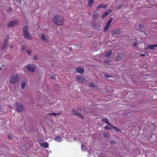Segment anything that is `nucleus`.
I'll return each mask as SVG.
<instances>
[{"label":"nucleus","mask_w":157,"mask_h":157,"mask_svg":"<svg viewBox=\"0 0 157 157\" xmlns=\"http://www.w3.org/2000/svg\"><path fill=\"white\" fill-rule=\"evenodd\" d=\"M17 23V21L16 20H14L10 22L8 25V27H10L15 25Z\"/></svg>","instance_id":"nucleus-7"},{"label":"nucleus","mask_w":157,"mask_h":157,"mask_svg":"<svg viewBox=\"0 0 157 157\" xmlns=\"http://www.w3.org/2000/svg\"><path fill=\"white\" fill-rule=\"evenodd\" d=\"M33 58L34 60H37L38 59V57L37 56H33Z\"/></svg>","instance_id":"nucleus-34"},{"label":"nucleus","mask_w":157,"mask_h":157,"mask_svg":"<svg viewBox=\"0 0 157 157\" xmlns=\"http://www.w3.org/2000/svg\"><path fill=\"white\" fill-rule=\"evenodd\" d=\"M19 80L17 75V74L12 75L10 78V82L12 83L15 84Z\"/></svg>","instance_id":"nucleus-3"},{"label":"nucleus","mask_w":157,"mask_h":157,"mask_svg":"<svg viewBox=\"0 0 157 157\" xmlns=\"http://www.w3.org/2000/svg\"><path fill=\"white\" fill-rule=\"evenodd\" d=\"M110 143L111 144H114L115 143V142L114 141L112 140L110 141Z\"/></svg>","instance_id":"nucleus-32"},{"label":"nucleus","mask_w":157,"mask_h":157,"mask_svg":"<svg viewBox=\"0 0 157 157\" xmlns=\"http://www.w3.org/2000/svg\"><path fill=\"white\" fill-rule=\"evenodd\" d=\"M94 0H88V3L89 7L93 6L94 4Z\"/></svg>","instance_id":"nucleus-18"},{"label":"nucleus","mask_w":157,"mask_h":157,"mask_svg":"<svg viewBox=\"0 0 157 157\" xmlns=\"http://www.w3.org/2000/svg\"><path fill=\"white\" fill-rule=\"evenodd\" d=\"M142 26V25H140L139 26V28L140 29L141 28V27Z\"/></svg>","instance_id":"nucleus-44"},{"label":"nucleus","mask_w":157,"mask_h":157,"mask_svg":"<svg viewBox=\"0 0 157 157\" xmlns=\"http://www.w3.org/2000/svg\"><path fill=\"white\" fill-rule=\"evenodd\" d=\"M41 39L42 41L45 42H48V41L49 40L48 37L46 36H45V35L44 33L42 34L41 36Z\"/></svg>","instance_id":"nucleus-6"},{"label":"nucleus","mask_w":157,"mask_h":157,"mask_svg":"<svg viewBox=\"0 0 157 157\" xmlns=\"http://www.w3.org/2000/svg\"><path fill=\"white\" fill-rule=\"evenodd\" d=\"M107 7L106 5H103V4H100L96 7V10H100L101 8H103L104 9H105Z\"/></svg>","instance_id":"nucleus-16"},{"label":"nucleus","mask_w":157,"mask_h":157,"mask_svg":"<svg viewBox=\"0 0 157 157\" xmlns=\"http://www.w3.org/2000/svg\"><path fill=\"white\" fill-rule=\"evenodd\" d=\"M53 21L55 25L58 26L63 25L64 23V20L63 18L59 15H56L54 17Z\"/></svg>","instance_id":"nucleus-1"},{"label":"nucleus","mask_w":157,"mask_h":157,"mask_svg":"<svg viewBox=\"0 0 157 157\" xmlns=\"http://www.w3.org/2000/svg\"><path fill=\"white\" fill-rule=\"evenodd\" d=\"M16 110L18 112H21L25 110L23 105L21 102H17L16 103Z\"/></svg>","instance_id":"nucleus-4"},{"label":"nucleus","mask_w":157,"mask_h":157,"mask_svg":"<svg viewBox=\"0 0 157 157\" xmlns=\"http://www.w3.org/2000/svg\"><path fill=\"white\" fill-rule=\"evenodd\" d=\"M137 42H135L133 44V46L134 47H136L137 46Z\"/></svg>","instance_id":"nucleus-36"},{"label":"nucleus","mask_w":157,"mask_h":157,"mask_svg":"<svg viewBox=\"0 0 157 157\" xmlns=\"http://www.w3.org/2000/svg\"><path fill=\"white\" fill-rule=\"evenodd\" d=\"M105 76L106 78H109L111 77V76L109 75H105Z\"/></svg>","instance_id":"nucleus-38"},{"label":"nucleus","mask_w":157,"mask_h":157,"mask_svg":"<svg viewBox=\"0 0 157 157\" xmlns=\"http://www.w3.org/2000/svg\"><path fill=\"white\" fill-rule=\"evenodd\" d=\"M77 80L79 82H85L86 80L82 76H78L77 77Z\"/></svg>","instance_id":"nucleus-9"},{"label":"nucleus","mask_w":157,"mask_h":157,"mask_svg":"<svg viewBox=\"0 0 157 157\" xmlns=\"http://www.w3.org/2000/svg\"><path fill=\"white\" fill-rule=\"evenodd\" d=\"M82 149L83 151H85L86 150V147L84 145H81Z\"/></svg>","instance_id":"nucleus-30"},{"label":"nucleus","mask_w":157,"mask_h":157,"mask_svg":"<svg viewBox=\"0 0 157 157\" xmlns=\"http://www.w3.org/2000/svg\"><path fill=\"white\" fill-rule=\"evenodd\" d=\"M72 48L71 47H70L68 48V50L71 51V50H72Z\"/></svg>","instance_id":"nucleus-41"},{"label":"nucleus","mask_w":157,"mask_h":157,"mask_svg":"<svg viewBox=\"0 0 157 157\" xmlns=\"http://www.w3.org/2000/svg\"><path fill=\"white\" fill-rule=\"evenodd\" d=\"M41 141V139H39L38 140V142H40Z\"/></svg>","instance_id":"nucleus-40"},{"label":"nucleus","mask_w":157,"mask_h":157,"mask_svg":"<svg viewBox=\"0 0 157 157\" xmlns=\"http://www.w3.org/2000/svg\"><path fill=\"white\" fill-rule=\"evenodd\" d=\"M12 10V9L11 8H9L7 9V10L8 11H10Z\"/></svg>","instance_id":"nucleus-39"},{"label":"nucleus","mask_w":157,"mask_h":157,"mask_svg":"<svg viewBox=\"0 0 157 157\" xmlns=\"http://www.w3.org/2000/svg\"><path fill=\"white\" fill-rule=\"evenodd\" d=\"M108 136V134L107 133L104 132L103 134V136L105 138L107 137Z\"/></svg>","instance_id":"nucleus-28"},{"label":"nucleus","mask_w":157,"mask_h":157,"mask_svg":"<svg viewBox=\"0 0 157 157\" xmlns=\"http://www.w3.org/2000/svg\"><path fill=\"white\" fill-rule=\"evenodd\" d=\"M39 144L41 147L45 148H48L49 144L47 142H45L42 143H39Z\"/></svg>","instance_id":"nucleus-13"},{"label":"nucleus","mask_w":157,"mask_h":157,"mask_svg":"<svg viewBox=\"0 0 157 157\" xmlns=\"http://www.w3.org/2000/svg\"><path fill=\"white\" fill-rule=\"evenodd\" d=\"M26 52L29 55H30L31 54V51L30 50H27L26 51Z\"/></svg>","instance_id":"nucleus-31"},{"label":"nucleus","mask_w":157,"mask_h":157,"mask_svg":"<svg viewBox=\"0 0 157 157\" xmlns=\"http://www.w3.org/2000/svg\"><path fill=\"white\" fill-rule=\"evenodd\" d=\"M109 27V26L106 25L104 29V32H106V31L108 29Z\"/></svg>","instance_id":"nucleus-27"},{"label":"nucleus","mask_w":157,"mask_h":157,"mask_svg":"<svg viewBox=\"0 0 157 157\" xmlns=\"http://www.w3.org/2000/svg\"><path fill=\"white\" fill-rule=\"evenodd\" d=\"M123 55L122 54L120 53L118 54L115 58V59L117 60H118L122 59Z\"/></svg>","instance_id":"nucleus-14"},{"label":"nucleus","mask_w":157,"mask_h":157,"mask_svg":"<svg viewBox=\"0 0 157 157\" xmlns=\"http://www.w3.org/2000/svg\"><path fill=\"white\" fill-rule=\"evenodd\" d=\"M8 137L9 138L12 139V136L10 134H8Z\"/></svg>","instance_id":"nucleus-35"},{"label":"nucleus","mask_w":157,"mask_h":157,"mask_svg":"<svg viewBox=\"0 0 157 157\" xmlns=\"http://www.w3.org/2000/svg\"><path fill=\"white\" fill-rule=\"evenodd\" d=\"M102 121L107 123V124L111 126H112L111 124L109 122L108 119L105 118H103L101 119Z\"/></svg>","instance_id":"nucleus-15"},{"label":"nucleus","mask_w":157,"mask_h":157,"mask_svg":"<svg viewBox=\"0 0 157 157\" xmlns=\"http://www.w3.org/2000/svg\"><path fill=\"white\" fill-rule=\"evenodd\" d=\"M156 47H157V44L152 45H148L147 46L148 48L150 49H154Z\"/></svg>","instance_id":"nucleus-21"},{"label":"nucleus","mask_w":157,"mask_h":157,"mask_svg":"<svg viewBox=\"0 0 157 157\" xmlns=\"http://www.w3.org/2000/svg\"><path fill=\"white\" fill-rule=\"evenodd\" d=\"M113 128H114L117 132H119L120 130L119 128H117V127L113 126Z\"/></svg>","instance_id":"nucleus-29"},{"label":"nucleus","mask_w":157,"mask_h":157,"mask_svg":"<svg viewBox=\"0 0 157 157\" xmlns=\"http://www.w3.org/2000/svg\"><path fill=\"white\" fill-rule=\"evenodd\" d=\"M56 75H52V76H51V78L52 79H55L56 78Z\"/></svg>","instance_id":"nucleus-33"},{"label":"nucleus","mask_w":157,"mask_h":157,"mask_svg":"<svg viewBox=\"0 0 157 157\" xmlns=\"http://www.w3.org/2000/svg\"><path fill=\"white\" fill-rule=\"evenodd\" d=\"M112 10H108L102 15V17L104 18L107 16L109 14L112 12Z\"/></svg>","instance_id":"nucleus-11"},{"label":"nucleus","mask_w":157,"mask_h":157,"mask_svg":"<svg viewBox=\"0 0 157 157\" xmlns=\"http://www.w3.org/2000/svg\"><path fill=\"white\" fill-rule=\"evenodd\" d=\"M10 47L11 48H13V45H10Z\"/></svg>","instance_id":"nucleus-45"},{"label":"nucleus","mask_w":157,"mask_h":157,"mask_svg":"<svg viewBox=\"0 0 157 157\" xmlns=\"http://www.w3.org/2000/svg\"><path fill=\"white\" fill-rule=\"evenodd\" d=\"M54 140L55 141L59 142H61V141L63 140L62 138L60 136H58L55 138L54 139Z\"/></svg>","instance_id":"nucleus-19"},{"label":"nucleus","mask_w":157,"mask_h":157,"mask_svg":"<svg viewBox=\"0 0 157 157\" xmlns=\"http://www.w3.org/2000/svg\"><path fill=\"white\" fill-rule=\"evenodd\" d=\"M112 52L111 50L109 51L105 55V56L106 57H108L110 56L112 54Z\"/></svg>","instance_id":"nucleus-20"},{"label":"nucleus","mask_w":157,"mask_h":157,"mask_svg":"<svg viewBox=\"0 0 157 157\" xmlns=\"http://www.w3.org/2000/svg\"><path fill=\"white\" fill-rule=\"evenodd\" d=\"M61 112V111L60 112V113H48L47 114L49 116H58L59 115L60 113Z\"/></svg>","instance_id":"nucleus-17"},{"label":"nucleus","mask_w":157,"mask_h":157,"mask_svg":"<svg viewBox=\"0 0 157 157\" xmlns=\"http://www.w3.org/2000/svg\"><path fill=\"white\" fill-rule=\"evenodd\" d=\"M113 127L112 126H111L109 125L108 124V125L104 127V128L106 129H112L111 127Z\"/></svg>","instance_id":"nucleus-24"},{"label":"nucleus","mask_w":157,"mask_h":157,"mask_svg":"<svg viewBox=\"0 0 157 157\" xmlns=\"http://www.w3.org/2000/svg\"><path fill=\"white\" fill-rule=\"evenodd\" d=\"M90 86L91 87H94L95 85L93 83H91L90 84Z\"/></svg>","instance_id":"nucleus-37"},{"label":"nucleus","mask_w":157,"mask_h":157,"mask_svg":"<svg viewBox=\"0 0 157 157\" xmlns=\"http://www.w3.org/2000/svg\"><path fill=\"white\" fill-rule=\"evenodd\" d=\"M140 56H145V54H141L140 55Z\"/></svg>","instance_id":"nucleus-42"},{"label":"nucleus","mask_w":157,"mask_h":157,"mask_svg":"<svg viewBox=\"0 0 157 157\" xmlns=\"http://www.w3.org/2000/svg\"><path fill=\"white\" fill-rule=\"evenodd\" d=\"M9 39V37L8 36H6L5 40L4 41L3 45L1 49L2 51H3L7 47V45L8 44V40Z\"/></svg>","instance_id":"nucleus-5"},{"label":"nucleus","mask_w":157,"mask_h":157,"mask_svg":"<svg viewBox=\"0 0 157 157\" xmlns=\"http://www.w3.org/2000/svg\"><path fill=\"white\" fill-rule=\"evenodd\" d=\"M99 16V14L97 12H94L93 14V17L94 18H96Z\"/></svg>","instance_id":"nucleus-23"},{"label":"nucleus","mask_w":157,"mask_h":157,"mask_svg":"<svg viewBox=\"0 0 157 157\" xmlns=\"http://www.w3.org/2000/svg\"><path fill=\"white\" fill-rule=\"evenodd\" d=\"M121 33V31L120 29L116 30L113 32V33L115 34H118Z\"/></svg>","instance_id":"nucleus-22"},{"label":"nucleus","mask_w":157,"mask_h":157,"mask_svg":"<svg viewBox=\"0 0 157 157\" xmlns=\"http://www.w3.org/2000/svg\"><path fill=\"white\" fill-rule=\"evenodd\" d=\"M72 114L75 115H79L82 118H84V117L82 116L79 113L77 112L76 111L74 110V109H72L71 111Z\"/></svg>","instance_id":"nucleus-10"},{"label":"nucleus","mask_w":157,"mask_h":157,"mask_svg":"<svg viewBox=\"0 0 157 157\" xmlns=\"http://www.w3.org/2000/svg\"><path fill=\"white\" fill-rule=\"evenodd\" d=\"M112 21H113L112 18H111L110 19H109L107 22L106 25L109 26L110 24L112 22Z\"/></svg>","instance_id":"nucleus-26"},{"label":"nucleus","mask_w":157,"mask_h":157,"mask_svg":"<svg viewBox=\"0 0 157 157\" xmlns=\"http://www.w3.org/2000/svg\"><path fill=\"white\" fill-rule=\"evenodd\" d=\"M27 68L28 70L29 71L33 72L35 71L34 67L32 65H28L27 66Z\"/></svg>","instance_id":"nucleus-8"},{"label":"nucleus","mask_w":157,"mask_h":157,"mask_svg":"<svg viewBox=\"0 0 157 157\" xmlns=\"http://www.w3.org/2000/svg\"><path fill=\"white\" fill-rule=\"evenodd\" d=\"M84 69L82 67H78L76 69V71L78 73H82L84 71Z\"/></svg>","instance_id":"nucleus-12"},{"label":"nucleus","mask_w":157,"mask_h":157,"mask_svg":"<svg viewBox=\"0 0 157 157\" xmlns=\"http://www.w3.org/2000/svg\"><path fill=\"white\" fill-rule=\"evenodd\" d=\"M21 49L22 50L25 49V47L24 46H22L21 48Z\"/></svg>","instance_id":"nucleus-43"},{"label":"nucleus","mask_w":157,"mask_h":157,"mask_svg":"<svg viewBox=\"0 0 157 157\" xmlns=\"http://www.w3.org/2000/svg\"><path fill=\"white\" fill-rule=\"evenodd\" d=\"M26 86V83L25 82H21V88L22 89L24 88Z\"/></svg>","instance_id":"nucleus-25"},{"label":"nucleus","mask_w":157,"mask_h":157,"mask_svg":"<svg viewBox=\"0 0 157 157\" xmlns=\"http://www.w3.org/2000/svg\"><path fill=\"white\" fill-rule=\"evenodd\" d=\"M23 33L24 37L25 38L30 40L31 39L32 37L28 31V27L25 26L23 28Z\"/></svg>","instance_id":"nucleus-2"}]
</instances>
